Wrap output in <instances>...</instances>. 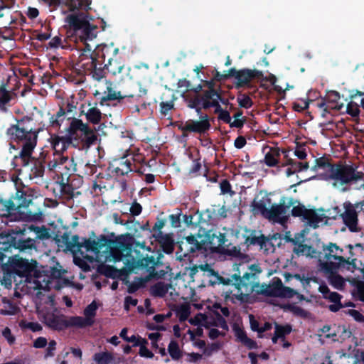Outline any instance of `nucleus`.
Returning <instances> with one entry per match:
<instances>
[{
	"label": "nucleus",
	"instance_id": "f3484780",
	"mask_svg": "<svg viewBox=\"0 0 364 364\" xmlns=\"http://www.w3.org/2000/svg\"><path fill=\"white\" fill-rule=\"evenodd\" d=\"M72 127L74 129L81 131L85 135L84 140L86 144L90 146L93 144L97 139V136L90 129L87 124L82 122L80 120H75L72 123Z\"/></svg>",
	"mask_w": 364,
	"mask_h": 364
},
{
	"label": "nucleus",
	"instance_id": "cd10ccee",
	"mask_svg": "<svg viewBox=\"0 0 364 364\" xmlns=\"http://www.w3.org/2000/svg\"><path fill=\"white\" fill-rule=\"evenodd\" d=\"M279 151L277 149H270L266 153L264 161L267 165L272 166L277 164L279 157Z\"/></svg>",
	"mask_w": 364,
	"mask_h": 364
},
{
	"label": "nucleus",
	"instance_id": "864d4df0",
	"mask_svg": "<svg viewBox=\"0 0 364 364\" xmlns=\"http://www.w3.org/2000/svg\"><path fill=\"white\" fill-rule=\"evenodd\" d=\"M306 212L305 208L299 205L293 207L291 210L292 215L294 216L306 215Z\"/></svg>",
	"mask_w": 364,
	"mask_h": 364
},
{
	"label": "nucleus",
	"instance_id": "ddd939ff",
	"mask_svg": "<svg viewBox=\"0 0 364 364\" xmlns=\"http://www.w3.org/2000/svg\"><path fill=\"white\" fill-rule=\"evenodd\" d=\"M32 127L25 126L24 123L18 122L17 125L11 127L8 132L10 135L19 139H26L28 140L29 138H36L35 132H32Z\"/></svg>",
	"mask_w": 364,
	"mask_h": 364
},
{
	"label": "nucleus",
	"instance_id": "f704fd0d",
	"mask_svg": "<svg viewBox=\"0 0 364 364\" xmlns=\"http://www.w3.org/2000/svg\"><path fill=\"white\" fill-rule=\"evenodd\" d=\"M106 66L109 72H110L113 75L120 73L124 68V65L116 60H109V64L106 65Z\"/></svg>",
	"mask_w": 364,
	"mask_h": 364
},
{
	"label": "nucleus",
	"instance_id": "7ed1b4c3",
	"mask_svg": "<svg viewBox=\"0 0 364 364\" xmlns=\"http://www.w3.org/2000/svg\"><path fill=\"white\" fill-rule=\"evenodd\" d=\"M275 196L264 191L259 193L252 203L253 210L274 222L283 224L286 220L285 207L276 203Z\"/></svg>",
	"mask_w": 364,
	"mask_h": 364
},
{
	"label": "nucleus",
	"instance_id": "a18cd8bd",
	"mask_svg": "<svg viewBox=\"0 0 364 364\" xmlns=\"http://www.w3.org/2000/svg\"><path fill=\"white\" fill-rule=\"evenodd\" d=\"M237 102H238L240 106L245 107V108H249L252 105L251 99L246 95L240 96L237 98Z\"/></svg>",
	"mask_w": 364,
	"mask_h": 364
},
{
	"label": "nucleus",
	"instance_id": "dca6fc26",
	"mask_svg": "<svg viewBox=\"0 0 364 364\" xmlns=\"http://www.w3.org/2000/svg\"><path fill=\"white\" fill-rule=\"evenodd\" d=\"M209 123L206 117H202L200 120H188L183 127V129L185 131H191L195 132H202L208 129Z\"/></svg>",
	"mask_w": 364,
	"mask_h": 364
},
{
	"label": "nucleus",
	"instance_id": "1a4fd4ad",
	"mask_svg": "<svg viewBox=\"0 0 364 364\" xmlns=\"http://www.w3.org/2000/svg\"><path fill=\"white\" fill-rule=\"evenodd\" d=\"M54 301L51 296L48 297V307L37 306V311L44 323L50 328L59 329L63 326L62 317L53 313Z\"/></svg>",
	"mask_w": 364,
	"mask_h": 364
},
{
	"label": "nucleus",
	"instance_id": "20e7f679",
	"mask_svg": "<svg viewBox=\"0 0 364 364\" xmlns=\"http://www.w3.org/2000/svg\"><path fill=\"white\" fill-rule=\"evenodd\" d=\"M28 266L23 274L26 281L33 284L34 289H47L50 288V284L53 279L59 278L64 274V271L60 269H53L50 275L48 272L42 267H38L36 261L32 260L29 262L25 260Z\"/></svg>",
	"mask_w": 364,
	"mask_h": 364
},
{
	"label": "nucleus",
	"instance_id": "7c9ffc66",
	"mask_svg": "<svg viewBox=\"0 0 364 364\" xmlns=\"http://www.w3.org/2000/svg\"><path fill=\"white\" fill-rule=\"evenodd\" d=\"M94 359L97 364H109L113 360V357L111 353L104 352L95 354Z\"/></svg>",
	"mask_w": 364,
	"mask_h": 364
},
{
	"label": "nucleus",
	"instance_id": "b1692460",
	"mask_svg": "<svg viewBox=\"0 0 364 364\" xmlns=\"http://www.w3.org/2000/svg\"><path fill=\"white\" fill-rule=\"evenodd\" d=\"M198 269L204 272L205 273L206 272L207 276H214L215 279L214 281L210 280L212 283L216 282V280H220L219 276L217 274H215L214 271L212 270L208 264L199 265L193 267L191 270V276H193V274H195L198 271Z\"/></svg>",
	"mask_w": 364,
	"mask_h": 364
},
{
	"label": "nucleus",
	"instance_id": "473e14b6",
	"mask_svg": "<svg viewBox=\"0 0 364 364\" xmlns=\"http://www.w3.org/2000/svg\"><path fill=\"white\" fill-rule=\"evenodd\" d=\"M87 118L94 124L98 123L101 119V112L96 107H91L86 113Z\"/></svg>",
	"mask_w": 364,
	"mask_h": 364
},
{
	"label": "nucleus",
	"instance_id": "412c9836",
	"mask_svg": "<svg viewBox=\"0 0 364 364\" xmlns=\"http://www.w3.org/2000/svg\"><path fill=\"white\" fill-rule=\"evenodd\" d=\"M230 74L235 77L238 84L240 85L248 83L255 77V71L251 70H235L232 69Z\"/></svg>",
	"mask_w": 364,
	"mask_h": 364
},
{
	"label": "nucleus",
	"instance_id": "a211bd4d",
	"mask_svg": "<svg viewBox=\"0 0 364 364\" xmlns=\"http://www.w3.org/2000/svg\"><path fill=\"white\" fill-rule=\"evenodd\" d=\"M207 85L210 90L206 92L203 97L204 107L218 106L220 99V95L213 90L212 82H207Z\"/></svg>",
	"mask_w": 364,
	"mask_h": 364
},
{
	"label": "nucleus",
	"instance_id": "338daca9",
	"mask_svg": "<svg viewBox=\"0 0 364 364\" xmlns=\"http://www.w3.org/2000/svg\"><path fill=\"white\" fill-rule=\"evenodd\" d=\"M212 326H210L208 328H209V336L210 338L212 339H215L216 338H218L219 336L222 335V333L217 329L215 328H210Z\"/></svg>",
	"mask_w": 364,
	"mask_h": 364
},
{
	"label": "nucleus",
	"instance_id": "4d7b16f0",
	"mask_svg": "<svg viewBox=\"0 0 364 364\" xmlns=\"http://www.w3.org/2000/svg\"><path fill=\"white\" fill-rule=\"evenodd\" d=\"M137 304V300L135 299H133L131 296H127L125 298V302H124V308L127 310H129V308L130 306H136Z\"/></svg>",
	"mask_w": 364,
	"mask_h": 364
},
{
	"label": "nucleus",
	"instance_id": "de8ad7c7",
	"mask_svg": "<svg viewBox=\"0 0 364 364\" xmlns=\"http://www.w3.org/2000/svg\"><path fill=\"white\" fill-rule=\"evenodd\" d=\"M190 314L189 308L187 306H181L178 311V316L181 320H186Z\"/></svg>",
	"mask_w": 364,
	"mask_h": 364
},
{
	"label": "nucleus",
	"instance_id": "79ce46f5",
	"mask_svg": "<svg viewBox=\"0 0 364 364\" xmlns=\"http://www.w3.org/2000/svg\"><path fill=\"white\" fill-rule=\"evenodd\" d=\"M147 344L148 343H143L140 346H139V355L143 358H152L154 357V353L147 348Z\"/></svg>",
	"mask_w": 364,
	"mask_h": 364
},
{
	"label": "nucleus",
	"instance_id": "3c124183",
	"mask_svg": "<svg viewBox=\"0 0 364 364\" xmlns=\"http://www.w3.org/2000/svg\"><path fill=\"white\" fill-rule=\"evenodd\" d=\"M2 335L7 340L9 344H13L15 341V338L11 334V330L9 328H5L2 331Z\"/></svg>",
	"mask_w": 364,
	"mask_h": 364
},
{
	"label": "nucleus",
	"instance_id": "0e129e2a",
	"mask_svg": "<svg viewBox=\"0 0 364 364\" xmlns=\"http://www.w3.org/2000/svg\"><path fill=\"white\" fill-rule=\"evenodd\" d=\"M249 318H250V323L251 328L253 331L258 332L259 328L258 322L255 319V317L252 315H250Z\"/></svg>",
	"mask_w": 364,
	"mask_h": 364
},
{
	"label": "nucleus",
	"instance_id": "2f4dec72",
	"mask_svg": "<svg viewBox=\"0 0 364 364\" xmlns=\"http://www.w3.org/2000/svg\"><path fill=\"white\" fill-rule=\"evenodd\" d=\"M65 4L70 10L73 11L80 6H87L90 4V0H65Z\"/></svg>",
	"mask_w": 364,
	"mask_h": 364
},
{
	"label": "nucleus",
	"instance_id": "6ab92c4d",
	"mask_svg": "<svg viewBox=\"0 0 364 364\" xmlns=\"http://www.w3.org/2000/svg\"><path fill=\"white\" fill-rule=\"evenodd\" d=\"M291 328L289 326H279L275 325L274 335L272 340L274 343H277L279 340L282 343L284 348H288L290 344L289 342L285 341V336L290 333Z\"/></svg>",
	"mask_w": 364,
	"mask_h": 364
},
{
	"label": "nucleus",
	"instance_id": "f8f14e48",
	"mask_svg": "<svg viewBox=\"0 0 364 364\" xmlns=\"http://www.w3.org/2000/svg\"><path fill=\"white\" fill-rule=\"evenodd\" d=\"M325 255L323 257H319L320 265L321 263L328 264V266L341 265L346 262L343 257L341 255L343 250L336 244H330L323 249Z\"/></svg>",
	"mask_w": 364,
	"mask_h": 364
},
{
	"label": "nucleus",
	"instance_id": "a878e982",
	"mask_svg": "<svg viewBox=\"0 0 364 364\" xmlns=\"http://www.w3.org/2000/svg\"><path fill=\"white\" fill-rule=\"evenodd\" d=\"M287 165L289 166L287 170H286V176L287 177H289L293 173H294L296 171L301 169H306L308 168L307 163L303 164V163H296L293 162L292 161L289 160L288 161V163Z\"/></svg>",
	"mask_w": 364,
	"mask_h": 364
},
{
	"label": "nucleus",
	"instance_id": "423d86ee",
	"mask_svg": "<svg viewBox=\"0 0 364 364\" xmlns=\"http://www.w3.org/2000/svg\"><path fill=\"white\" fill-rule=\"evenodd\" d=\"M328 173L327 180L332 186L342 191L345 190L343 186L352 181H357L363 178L361 172L355 171L350 166H326L323 167Z\"/></svg>",
	"mask_w": 364,
	"mask_h": 364
},
{
	"label": "nucleus",
	"instance_id": "393cba45",
	"mask_svg": "<svg viewBox=\"0 0 364 364\" xmlns=\"http://www.w3.org/2000/svg\"><path fill=\"white\" fill-rule=\"evenodd\" d=\"M98 308V305L94 301L90 304H89L84 311L85 318H86L88 324L92 325L93 323L92 318L95 317L96 314V311Z\"/></svg>",
	"mask_w": 364,
	"mask_h": 364
},
{
	"label": "nucleus",
	"instance_id": "2eb2a0df",
	"mask_svg": "<svg viewBox=\"0 0 364 364\" xmlns=\"http://www.w3.org/2000/svg\"><path fill=\"white\" fill-rule=\"evenodd\" d=\"M266 291L278 297H291L295 294V291L292 289L284 287L281 281L274 282Z\"/></svg>",
	"mask_w": 364,
	"mask_h": 364
},
{
	"label": "nucleus",
	"instance_id": "09e8293b",
	"mask_svg": "<svg viewBox=\"0 0 364 364\" xmlns=\"http://www.w3.org/2000/svg\"><path fill=\"white\" fill-rule=\"evenodd\" d=\"M346 314L352 316L356 321H364V316L357 310L349 309L347 311H346Z\"/></svg>",
	"mask_w": 364,
	"mask_h": 364
},
{
	"label": "nucleus",
	"instance_id": "4468645a",
	"mask_svg": "<svg viewBox=\"0 0 364 364\" xmlns=\"http://www.w3.org/2000/svg\"><path fill=\"white\" fill-rule=\"evenodd\" d=\"M338 266H328V264L321 263V268L326 273L330 284L335 288L340 289L344 286L345 282L341 276L334 273V270Z\"/></svg>",
	"mask_w": 364,
	"mask_h": 364
},
{
	"label": "nucleus",
	"instance_id": "6e6d98bb",
	"mask_svg": "<svg viewBox=\"0 0 364 364\" xmlns=\"http://www.w3.org/2000/svg\"><path fill=\"white\" fill-rule=\"evenodd\" d=\"M220 189L223 194L230 193V185L227 181H223L220 183Z\"/></svg>",
	"mask_w": 364,
	"mask_h": 364
},
{
	"label": "nucleus",
	"instance_id": "69168bd1",
	"mask_svg": "<svg viewBox=\"0 0 364 364\" xmlns=\"http://www.w3.org/2000/svg\"><path fill=\"white\" fill-rule=\"evenodd\" d=\"M28 328H30L33 331H38L41 330V326L38 323L30 322L26 326Z\"/></svg>",
	"mask_w": 364,
	"mask_h": 364
},
{
	"label": "nucleus",
	"instance_id": "4c0bfd02",
	"mask_svg": "<svg viewBox=\"0 0 364 364\" xmlns=\"http://www.w3.org/2000/svg\"><path fill=\"white\" fill-rule=\"evenodd\" d=\"M359 101L358 97H354L353 100L348 105L347 111L352 116H357L359 113V108L358 102Z\"/></svg>",
	"mask_w": 364,
	"mask_h": 364
},
{
	"label": "nucleus",
	"instance_id": "13d9d810",
	"mask_svg": "<svg viewBox=\"0 0 364 364\" xmlns=\"http://www.w3.org/2000/svg\"><path fill=\"white\" fill-rule=\"evenodd\" d=\"M56 343L54 341H51L46 348V356H52L53 355V352L55 349Z\"/></svg>",
	"mask_w": 364,
	"mask_h": 364
},
{
	"label": "nucleus",
	"instance_id": "5701e85b",
	"mask_svg": "<svg viewBox=\"0 0 364 364\" xmlns=\"http://www.w3.org/2000/svg\"><path fill=\"white\" fill-rule=\"evenodd\" d=\"M326 98L331 108L340 109L342 107L343 103L340 102L341 95L338 92L333 90L328 91Z\"/></svg>",
	"mask_w": 364,
	"mask_h": 364
},
{
	"label": "nucleus",
	"instance_id": "72a5a7b5",
	"mask_svg": "<svg viewBox=\"0 0 364 364\" xmlns=\"http://www.w3.org/2000/svg\"><path fill=\"white\" fill-rule=\"evenodd\" d=\"M11 94L6 90L4 86L0 87V109H4L5 105L10 101Z\"/></svg>",
	"mask_w": 364,
	"mask_h": 364
},
{
	"label": "nucleus",
	"instance_id": "603ef678",
	"mask_svg": "<svg viewBox=\"0 0 364 364\" xmlns=\"http://www.w3.org/2000/svg\"><path fill=\"white\" fill-rule=\"evenodd\" d=\"M187 361L190 363H197L202 359V355L197 353H188Z\"/></svg>",
	"mask_w": 364,
	"mask_h": 364
},
{
	"label": "nucleus",
	"instance_id": "c9c22d12",
	"mask_svg": "<svg viewBox=\"0 0 364 364\" xmlns=\"http://www.w3.org/2000/svg\"><path fill=\"white\" fill-rule=\"evenodd\" d=\"M105 93L106 96L105 97V98L107 100H117L123 97L120 92H117L116 90H114L112 87V85L108 82H107V92H105Z\"/></svg>",
	"mask_w": 364,
	"mask_h": 364
},
{
	"label": "nucleus",
	"instance_id": "8fccbe9b",
	"mask_svg": "<svg viewBox=\"0 0 364 364\" xmlns=\"http://www.w3.org/2000/svg\"><path fill=\"white\" fill-rule=\"evenodd\" d=\"M243 122H244V118L242 117V113L238 112L234 115V119L231 122V125L236 127H240L243 124Z\"/></svg>",
	"mask_w": 364,
	"mask_h": 364
},
{
	"label": "nucleus",
	"instance_id": "052dcab7",
	"mask_svg": "<svg viewBox=\"0 0 364 364\" xmlns=\"http://www.w3.org/2000/svg\"><path fill=\"white\" fill-rule=\"evenodd\" d=\"M325 298L328 299L330 301L337 303L340 301V296L336 292H330Z\"/></svg>",
	"mask_w": 364,
	"mask_h": 364
},
{
	"label": "nucleus",
	"instance_id": "5fc2aeb1",
	"mask_svg": "<svg viewBox=\"0 0 364 364\" xmlns=\"http://www.w3.org/2000/svg\"><path fill=\"white\" fill-rule=\"evenodd\" d=\"M149 338L151 341V346L154 348H158L157 341L160 338L159 333H151L148 335Z\"/></svg>",
	"mask_w": 364,
	"mask_h": 364
},
{
	"label": "nucleus",
	"instance_id": "bf43d9fd",
	"mask_svg": "<svg viewBox=\"0 0 364 364\" xmlns=\"http://www.w3.org/2000/svg\"><path fill=\"white\" fill-rule=\"evenodd\" d=\"M129 210L133 215H138L141 211V206L139 203H133Z\"/></svg>",
	"mask_w": 364,
	"mask_h": 364
},
{
	"label": "nucleus",
	"instance_id": "0eeeda50",
	"mask_svg": "<svg viewBox=\"0 0 364 364\" xmlns=\"http://www.w3.org/2000/svg\"><path fill=\"white\" fill-rule=\"evenodd\" d=\"M208 308L210 309L208 314H198L194 318H191L189 322L199 327L209 328L210 326H216L227 329L226 323L220 316L218 310L220 309L225 316L228 314V310L226 308H222L218 303H215L212 309L210 306Z\"/></svg>",
	"mask_w": 364,
	"mask_h": 364
},
{
	"label": "nucleus",
	"instance_id": "9d476101",
	"mask_svg": "<svg viewBox=\"0 0 364 364\" xmlns=\"http://www.w3.org/2000/svg\"><path fill=\"white\" fill-rule=\"evenodd\" d=\"M328 217L336 218L338 216H341L351 231L357 230V215L352 206L347 205H343L342 207L336 206L331 210H328Z\"/></svg>",
	"mask_w": 364,
	"mask_h": 364
},
{
	"label": "nucleus",
	"instance_id": "c85d7f7f",
	"mask_svg": "<svg viewBox=\"0 0 364 364\" xmlns=\"http://www.w3.org/2000/svg\"><path fill=\"white\" fill-rule=\"evenodd\" d=\"M199 236H203V235L198 234L197 236L191 235L186 237L185 242L190 245V250L191 251L203 246V242L200 241V239L198 237Z\"/></svg>",
	"mask_w": 364,
	"mask_h": 364
},
{
	"label": "nucleus",
	"instance_id": "37998d69",
	"mask_svg": "<svg viewBox=\"0 0 364 364\" xmlns=\"http://www.w3.org/2000/svg\"><path fill=\"white\" fill-rule=\"evenodd\" d=\"M129 171V166L126 162H120L119 163V165L114 168V172L119 175H124Z\"/></svg>",
	"mask_w": 364,
	"mask_h": 364
},
{
	"label": "nucleus",
	"instance_id": "680f3d73",
	"mask_svg": "<svg viewBox=\"0 0 364 364\" xmlns=\"http://www.w3.org/2000/svg\"><path fill=\"white\" fill-rule=\"evenodd\" d=\"M47 341L45 338L40 337L37 338L34 342V346L36 348H43L46 346Z\"/></svg>",
	"mask_w": 364,
	"mask_h": 364
},
{
	"label": "nucleus",
	"instance_id": "e2e57ef3",
	"mask_svg": "<svg viewBox=\"0 0 364 364\" xmlns=\"http://www.w3.org/2000/svg\"><path fill=\"white\" fill-rule=\"evenodd\" d=\"M289 309L292 313H294L296 315H299V316H305L306 315L305 311L298 306H292L289 307Z\"/></svg>",
	"mask_w": 364,
	"mask_h": 364
},
{
	"label": "nucleus",
	"instance_id": "9b49d317",
	"mask_svg": "<svg viewBox=\"0 0 364 364\" xmlns=\"http://www.w3.org/2000/svg\"><path fill=\"white\" fill-rule=\"evenodd\" d=\"M227 237V233H215L213 231H208L203 234V236H199L198 237L205 248L217 250L221 247H228L230 245V243L227 244L230 240Z\"/></svg>",
	"mask_w": 364,
	"mask_h": 364
},
{
	"label": "nucleus",
	"instance_id": "49530a36",
	"mask_svg": "<svg viewBox=\"0 0 364 364\" xmlns=\"http://www.w3.org/2000/svg\"><path fill=\"white\" fill-rule=\"evenodd\" d=\"M33 230L36 234V237L39 239H47L50 237V234L45 228H34Z\"/></svg>",
	"mask_w": 364,
	"mask_h": 364
},
{
	"label": "nucleus",
	"instance_id": "ea45409f",
	"mask_svg": "<svg viewBox=\"0 0 364 364\" xmlns=\"http://www.w3.org/2000/svg\"><path fill=\"white\" fill-rule=\"evenodd\" d=\"M69 323L71 326H75L79 327L90 326V324H88V322L87 321L86 318L82 317H73L70 319Z\"/></svg>",
	"mask_w": 364,
	"mask_h": 364
},
{
	"label": "nucleus",
	"instance_id": "e433bc0d",
	"mask_svg": "<svg viewBox=\"0 0 364 364\" xmlns=\"http://www.w3.org/2000/svg\"><path fill=\"white\" fill-rule=\"evenodd\" d=\"M168 350L173 359H178L181 357V350L176 342L171 341L168 345Z\"/></svg>",
	"mask_w": 364,
	"mask_h": 364
},
{
	"label": "nucleus",
	"instance_id": "6e6552de",
	"mask_svg": "<svg viewBox=\"0 0 364 364\" xmlns=\"http://www.w3.org/2000/svg\"><path fill=\"white\" fill-rule=\"evenodd\" d=\"M259 284L255 273H246L237 283L231 287L230 292L233 296L240 300L245 297L253 291H258Z\"/></svg>",
	"mask_w": 364,
	"mask_h": 364
},
{
	"label": "nucleus",
	"instance_id": "f257e3e1",
	"mask_svg": "<svg viewBox=\"0 0 364 364\" xmlns=\"http://www.w3.org/2000/svg\"><path fill=\"white\" fill-rule=\"evenodd\" d=\"M105 240H87L82 245L87 252L93 253L92 255H86L90 262L97 261L100 262H117L122 261L124 266L120 271L124 274L136 272L143 264L139 258L132 255V237L129 234L119 236L115 243L111 247L113 252H105L107 249ZM134 253L138 255V252Z\"/></svg>",
	"mask_w": 364,
	"mask_h": 364
},
{
	"label": "nucleus",
	"instance_id": "aec40b11",
	"mask_svg": "<svg viewBox=\"0 0 364 364\" xmlns=\"http://www.w3.org/2000/svg\"><path fill=\"white\" fill-rule=\"evenodd\" d=\"M233 331L237 340L249 348H257V343L249 338L243 329L237 324L233 326Z\"/></svg>",
	"mask_w": 364,
	"mask_h": 364
},
{
	"label": "nucleus",
	"instance_id": "c756f323",
	"mask_svg": "<svg viewBox=\"0 0 364 364\" xmlns=\"http://www.w3.org/2000/svg\"><path fill=\"white\" fill-rule=\"evenodd\" d=\"M36 146V138L33 139L32 138L28 139L27 141L23 146V149L21 151V156L24 158H28L32 152V150Z\"/></svg>",
	"mask_w": 364,
	"mask_h": 364
},
{
	"label": "nucleus",
	"instance_id": "f03ea898",
	"mask_svg": "<svg viewBox=\"0 0 364 364\" xmlns=\"http://www.w3.org/2000/svg\"><path fill=\"white\" fill-rule=\"evenodd\" d=\"M14 234L15 235L9 234L5 236H0V251L4 250L7 252L12 246L21 250L31 248L33 246V241L32 240L21 239L23 232ZM0 262L2 264L3 272V274L0 277V282L1 285H4L6 288L11 287L12 279L15 274L23 277L25 272L28 268L25 259H23L22 257L18 255L10 257L3 255L0 257Z\"/></svg>",
	"mask_w": 364,
	"mask_h": 364
},
{
	"label": "nucleus",
	"instance_id": "c03bdc74",
	"mask_svg": "<svg viewBox=\"0 0 364 364\" xmlns=\"http://www.w3.org/2000/svg\"><path fill=\"white\" fill-rule=\"evenodd\" d=\"M353 364H364V351L355 350L353 357Z\"/></svg>",
	"mask_w": 364,
	"mask_h": 364
},
{
	"label": "nucleus",
	"instance_id": "a19ab883",
	"mask_svg": "<svg viewBox=\"0 0 364 364\" xmlns=\"http://www.w3.org/2000/svg\"><path fill=\"white\" fill-rule=\"evenodd\" d=\"M127 342L133 343L135 346H140L143 343H148V341L139 336H132L129 338H126Z\"/></svg>",
	"mask_w": 364,
	"mask_h": 364
},
{
	"label": "nucleus",
	"instance_id": "774afa93",
	"mask_svg": "<svg viewBox=\"0 0 364 364\" xmlns=\"http://www.w3.org/2000/svg\"><path fill=\"white\" fill-rule=\"evenodd\" d=\"M245 142H246V141H245V138L240 136L235 139V145L237 148L241 149L245 146Z\"/></svg>",
	"mask_w": 364,
	"mask_h": 364
},
{
	"label": "nucleus",
	"instance_id": "bb28decb",
	"mask_svg": "<svg viewBox=\"0 0 364 364\" xmlns=\"http://www.w3.org/2000/svg\"><path fill=\"white\" fill-rule=\"evenodd\" d=\"M73 355L70 356L67 360H63L60 364H80L82 351L79 348L71 349Z\"/></svg>",
	"mask_w": 364,
	"mask_h": 364
},
{
	"label": "nucleus",
	"instance_id": "58836bf2",
	"mask_svg": "<svg viewBox=\"0 0 364 364\" xmlns=\"http://www.w3.org/2000/svg\"><path fill=\"white\" fill-rule=\"evenodd\" d=\"M67 141L63 138L56 137L53 139V148L56 151H62L66 148Z\"/></svg>",
	"mask_w": 364,
	"mask_h": 364
},
{
	"label": "nucleus",
	"instance_id": "39448f33",
	"mask_svg": "<svg viewBox=\"0 0 364 364\" xmlns=\"http://www.w3.org/2000/svg\"><path fill=\"white\" fill-rule=\"evenodd\" d=\"M68 23L73 26L75 41L82 43L88 51L92 50L96 44H92L97 36V27L92 25L82 16L70 15L67 17Z\"/></svg>",
	"mask_w": 364,
	"mask_h": 364
},
{
	"label": "nucleus",
	"instance_id": "4be33fe9",
	"mask_svg": "<svg viewBox=\"0 0 364 364\" xmlns=\"http://www.w3.org/2000/svg\"><path fill=\"white\" fill-rule=\"evenodd\" d=\"M294 251L298 255H303L307 257L314 258L318 256V252L316 250L306 245L299 244L294 247Z\"/></svg>",
	"mask_w": 364,
	"mask_h": 364
}]
</instances>
